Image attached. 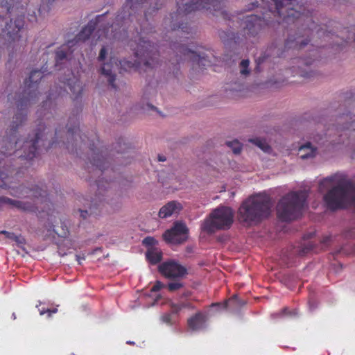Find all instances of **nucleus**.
<instances>
[{
    "instance_id": "f257e3e1",
    "label": "nucleus",
    "mask_w": 355,
    "mask_h": 355,
    "mask_svg": "<svg viewBox=\"0 0 355 355\" xmlns=\"http://www.w3.org/2000/svg\"><path fill=\"white\" fill-rule=\"evenodd\" d=\"M275 7L262 12V16L250 15L243 19V36L245 39L256 37L266 26L272 25L274 22L282 24L288 33V37L285 42L286 49L300 50L304 48L310 42V37L317 35L322 38L324 42H329V46L334 48L339 46L343 43H349L354 40L355 43V29L350 31L345 28L342 31L348 33L346 39H340L327 30V24H318L315 21L318 19L316 13L310 8L314 0H270ZM259 2L265 8L268 6L269 0H254L251 2L252 6L248 10H252L258 6ZM178 10L174 15L182 14L187 15L196 10L220 11L222 8V0H178L177 1Z\"/></svg>"
},
{
    "instance_id": "f03ea898",
    "label": "nucleus",
    "mask_w": 355,
    "mask_h": 355,
    "mask_svg": "<svg viewBox=\"0 0 355 355\" xmlns=\"http://www.w3.org/2000/svg\"><path fill=\"white\" fill-rule=\"evenodd\" d=\"M41 70H33L28 79L25 80V89L21 97L17 100V106L19 112L15 115L11 128L6 131L3 137L0 150V187L10 190V194L17 198H35L40 203L47 202V193L46 190L36 186L34 188H27L23 185L16 187L13 185L16 177L21 172V168L17 169L11 166L17 164H30L36 157L41 146H46L45 142L51 138L46 149L53 147L55 144L59 143L60 130L55 128L54 137L49 135V128L41 122L38 124L36 132L33 137L23 140L17 136L19 126L26 119L24 109L30 105L37 97L36 89L37 83L43 78Z\"/></svg>"
},
{
    "instance_id": "7ed1b4c3",
    "label": "nucleus",
    "mask_w": 355,
    "mask_h": 355,
    "mask_svg": "<svg viewBox=\"0 0 355 355\" xmlns=\"http://www.w3.org/2000/svg\"><path fill=\"white\" fill-rule=\"evenodd\" d=\"M334 182L337 185L329 189L323 197L327 209L335 211L345 208L351 202L355 205V196H352L355 186L352 181L345 179L344 175L335 174L327 177L320 182V191H322L323 187H329Z\"/></svg>"
},
{
    "instance_id": "20e7f679",
    "label": "nucleus",
    "mask_w": 355,
    "mask_h": 355,
    "mask_svg": "<svg viewBox=\"0 0 355 355\" xmlns=\"http://www.w3.org/2000/svg\"><path fill=\"white\" fill-rule=\"evenodd\" d=\"M67 141L65 144L67 148L71 152L75 150L77 153V147L81 148L86 146L92 153V159H89L92 166L96 167L100 171L103 172L109 167L107 159L103 155V150L96 151L97 147L94 139H90L85 135L80 134L79 123L77 115L69 118L67 124Z\"/></svg>"
},
{
    "instance_id": "39448f33",
    "label": "nucleus",
    "mask_w": 355,
    "mask_h": 355,
    "mask_svg": "<svg viewBox=\"0 0 355 355\" xmlns=\"http://www.w3.org/2000/svg\"><path fill=\"white\" fill-rule=\"evenodd\" d=\"M145 31L141 28L138 42L135 44L130 42V46L135 51L136 60L132 62L125 59L119 62L121 68L124 71H130L131 69L138 70L141 68L153 69L159 64V52L157 46L152 44L148 40H146L145 37L141 36Z\"/></svg>"
},
{
    "instance_id": "423d86ee",
    "label": "nucleus",
    "mask_w": 355,
    "mask_h": 355,
    "mask_svg": "<svg viewBox=\"0 0 355 355\" xmlns=\"http://www.w3.org/2000/svg\"><path fill=\"white\" fill-rule=\"evenodd\" d=\"M270 207L271 200L269 196L258 194L250 196L243 202L239 209V220L248 225L259 223L269 216Z\"/></svg>"
},
{
    "instance_id": "0eeeda50",
    "label": "nucleus",
    "mask_w": 355,
    "mask_h": 355,
    "mask_svg": "<svg viewBox=\"0 0 355 355\" xmlns=\"http://www.w3.org/2000/svg\"><path fill=\"white\" fill-rule=\"evenodd\" d=\"M307 194L303 191L290 192L284 196L277 206V215L282 221L297 219L304 207Z\"/></svg>"
},
{
    "instance_id": "6e6552de",
    "label": "nucleus",
    "mask_w": 355,
    "mask_h": 355,
    "mask_svg": "<svg viewBox=\"0 0 355 355\" xmlns=\"http://www.w3.org/2000/svg\"><path fill=\"white\" fill-rule=\"evenodd\" d=\"M234 213L227 207L215 209L202 224V230L207 234H213L217 230H228L233 223Z\"/></svg>"
},
{
    "instance_id": "1a4fd4ad",
    "label": "nucleus",
    "mask_w": 355,
    "mask_h": 355,
    "mask_svg": "<svg viewBox=\"0 0 355 355\" xmlns=\"http://www.w3.org/2000/svg\"><path fill=\"white\" fill-rule=\"evenodd\" d=\"M184 40H180V42ZM170 48L175 53V61L180 63L181 61H191L193 64H197L199 68L203 69L211 66V62L208 56L202 55L196 51L188 48L185 44L174 42L170 44Z\"/></svg>"
},
{
    "instance_id": "9d476101",
    "label": "nucleus",
    "mask_w": 355,
    "mask_h": 355,
    "mask_svg": "<svg viewBox=\"0 0 355 355\" xmlns=\"http://www.w3.org/2000/svg\"><path fill=\"white\" fill-rule=\"evenodd\" d=\"M334 130L338 135L340 139L336 141L338 144L344 143L345 141L341 137H351L352 132L355 131V115L347 112L337 116L332 127L328 128V130Z\"/></svg>"
},
{
    "instance_id": "9b49d317",
    "label": "nucleus",
    "mask_w": 355,
    "mask_h": 355,
    "mask_svg": "<svg viewBox=\"0 0 355 355\" xmlns=\"http://www.w3.org/2000/svg\"><path fill=\"white\" fill-rule=\"evenodd\" d=\"M158 269L159 272L168 279L182 278L187 274V269L174 260L162 263Z\"/></svg>"
},
{
    "instance_id": "f8f14e48",
    "label": "nucleus",
    "mask_w": 355,
    "mask_h": 355,
    "mask_svg": "<svg viewBox=\"0 0 355 355\" xmlns=\"http://www.w3.org/2000/svg\"><path fill=\"white\" fill-rule=\"evenodd\" d=\"M187 226L182 223L176 222L171 229L163 234V238L167 243L180 244L187 240Z\"/></svg>"
},
{
    "instance_id": "ddd939ff",
    "label": "nucleus",
    "mask_w": 355,
    "mask_h": 355,
    "mask_svg": "<svg viewBox=\"0 0 355 355\" xmlns=\"http://www.w3.org/2000/svg\"><path fill=\"white\" fill-rule=\"evenodd\" d=\"M207 313L198 311L187 320V326L193 331L203 330L207 327Z\"/></svg>"
},
{
    "instance_id": "4468645a",
    "label": "nucleus",
    "mask_w": 355,
    "mask_h": 355,
    "mask_svg": "<svg viewBox=\"0 0 355 355\" xmlns=\"http://www.w3.org/2000/svg\"><path fill=\"white\" fill-rule=\"evenodd\" d=\"M24 16H21L17 17L14 21L10 19V23H6L5 28L3 29V32L15 40L17 37L18 33L24 27Z\"/></svg>"
},
{
    "instance_id": "2eb2a0df",
    "label": "nucleus",
    "mask_w": 355,
    "mask_h": 355,
    "mask_svg": "<svg viewBox=\"0 0 355 355\" xmlns=\"http://www.w3.org/2000/svg\"><path fill=\"white\" fill-rule=\"evenodd\" d=\"M103 18V15L98 16L96 18V21H90L84 28H83L81 31L76 36V42H85V40L89 39L90 35L92 34V33L98 26V24L102 21Z\"/></svg>"
},
{
    "instance_id": "dca6fc26",
    "label": "nucleus",
    "mask_w": 355,
    "mask_h": 355,
    "mask_svg": "<svg viewBox=\"0 0 355 355\" xmlns=\"http://www.w3.org/2000/svg\"><path fill=\"white\" fill-rule=\"evenodd\" d=\"M68 76L70 77L68 78H64L62 79V82L69 87L71 92L75 95V98H78L81 96L83 92L81 82L71 72H69Z\"/></svg>"
},
{
    "instance_id": "f3484780",
    "label": "nucleus",
    "mask_w": 355,
    "mask_h": 355,
    "mask_svg": "<svg viewBox=\"0 0 355 355\" xmlns=\"http://www.w3.org/2000/svg\"><path fill=\"white\" fill-rule=\"evenodd\" d=\"M182 209L181 204L173 200L164 205L159 211V216L161 218H166L174 214H178Z\"/></svg>"
},
{
    "instance_id": "a211bd4d",
    "label": "nucleus",
    "mask_w": 355,
    "mask_h": 355,
    "mask_svg": "<svg viewBox=\"0 0 355 355\" xmlns=\"http://www.w3.org/2000/svg\"><path fill=\"white\" fill-rule=\"evenodd\" d=\"M192 300L191 299L180 300L178 303H171V313L178 314L182 309L195 310L196 307L193 304ZM194 300L197 301V300Z\"/></svg>"
},
{
    "instance_id": "6ab92c4d",
    "label": "nucleus",
    "mask_w": 355,
    "mask_h": 355,
    "mask_svg": "<svg viewBox=\"0 0 355 355\" xmlns=\"http://www.w3.org/2000/svg\"><path fill=\"white\" fill-rule=\"evenodd\" d=\"M219 37L223 42L225 44H230L232 42L239 44L242 40L238 33H235L231 31H220L219 33Z\"/></svg>"
},
{
    "instance_id": "aec40b11",
    "label": "nucleus",
    "mask_w": 355,
    "mask_h": 355,
    "mask_svg": "<svg viewBox=\"0 0 355 355\" xmlns=\"http://www.w3.org/2000/svg\"><path fill=\"white\" fill-rule=\"evenodd\" d=\"M316 148L313 147L310 142L299 148L298 155L302 159L314 157L316 155Z\"/></svg>"
},
{
    "instance_id": "412c9836",
    "label": "nucleus",
    "mask_w": 355,
    "mask_h": 355,
    "mask_svg": "<svg viewBox=\"0 0 355 355\" xmlns=\"http://www.w3.org/2000/svg\"><path fill=\"white\" fill-rule=\"evenodd\" d=\"M112 64L111 63H105L103 64V66L101 68V73L103 76H105L107 78V81L109 83V85L113 88L116 89V87L115 85V80H116V75L112 73Z\"/></svg>"
},
{
    "instance_id": "4be33fe9",
    "label": "nucleus",
    "mask_w": 355,
    "mask_h": 355,
    "mask_svg": "<svg viewBox=\"0 0 355 355\" xmlns=\"http://www.w3.org/2000/svg\"><path fill=\"white\" fill-rule=\"evenodd\" d=\"M146 257L150 264L155 265L162 259V252L158 248H151L146 251Z\"/></svg>"
},
{
    "instance_id": "5701e85b",
    "label": "nucleus",
    "mask_w": 355,
    "mask_h": 355,
    "mask_svg": "<svg viewBox=\"0 0 355 355\" xmlns=\"http://www.w3.org/2000/svg\"><path fill=\"white\" fill-rule=\"evenodd\" d=\"M38 203L39 202L31 203L15 200L10 208H16L21 211H35L37 209V205Z\"/></svg>"
},
{
    "instance_id": "b1692460",
    "label": "nucleus",
    "mask_w": 355,
    "mask_h": 355,
    "mask_svg": "<svg viewBox=\"0 0 355 355\" xmlns=\"http://www.w3.org/2000/svg\"><path fill=\"white\" fill-rule=\"evenodd\" d=\"M314 249V245L311 241H306L304 243L294 248V253L298 256L302 257Z\"/></svg>"
},
{
    "instance_id": "393cba45",
    "label": "nucleus",
    "mask_w": 355,
    "mask_h": 355,
    "mask_svg": "<svg viewBox=\"0 0 355 355\" xmlns=\"http://www.w3.org/2000/svg\"><path fill=\"white\" fill-rule=\"evenodd\" d=\"M104 206V202H103L101 200H100L99 203H97L96 202H92V204L89 207V210H80V216L85 219L87 218V216L97 215L98 213L96 210L98 209V207L102 209V207Z\"/></svg>"
},
{
    "instance_id": "a878e982",
    "label": "nucleus",
    "mask_w": 355,
    "mask_h": 355,
    "mask_svg": "<svg viewBox=\"0 0 355 355\" xmlns=\"http://www.w3.org/2000/svg\"><path fill=\"white\" fill-rule=\"evenodd\" d=\"M171 33L175 31L178 32V35L187 34L189 35L192 33V28L188 25L187 23H181L179 24H171Z\"/></svg>"
},
{
    "instance_id": "bb28decb",
    "label": "nucleus",
    "mask_w": 355,
    "mask_h": 355,
    "mask_svg": "<svg viewBox=\"0 0 355 355\" xmlns=\"http://www.w3.org/2000/svg\"><path fill=\"white\" fill-rule=\"evenodd\" d=\"M66 46H61L55 51V67H58L64 60L68 58Z\"/></svg>"
},
{
    "instance_id": "cd10ccee",
    "label": "nucleus",
    "mask_w": 355,
    "mask_h": 355,
    "mask_svg": "<svg viewBox=\"0 0 355 355\" xmlns=\"http://www.w3.org/2000/svg\"><path fill=\"white\" fill-rule=\"evenodd\" d=\"M226 145L232 150L234 154H239L241 151L242 145L236 139L230 141H227Z\"/></svg>"
},
{
    "instance_id": "c85d7f7f",
    "label": "nucleus",
    "mask_w": 355,
    "mask_h": 355,
    "mask_svg": "<svg viewBox=\"0 0 355 355\" xmlns=\"http://www.w3.org/2000/svg\"><path fill=\"white\" fill-rule=\"evenodd\" d=\"M42 305V302H40V304L39 305H37V307H38V311L40 312V314L41 315H43L44 314H47V317L48 318H51L52 316V315L53 313H55L58 312V309L57 308H53V309H49V308H45V307H41L40 308V306Z\"/></svg>"
},
{
    "instance_id": "c756f323",
    "label": "nucleus",
    "mask_w": 355,
    "mask_h": 355,
    "mask_svg": "<svg viewBox=\"0 0 355 355\" xmlns=\"http://www.w3.org/2000/svg\"><path fill=\"white\" fill-rule=\"evenodd\" d=\"M250 141L254 144L256 146L259 147L261 150H263L264 152H268L270 149V146L266 144L264 141H262L260 139L256 138L250 139Z\"/></svg>"
},
{
    "instance_id": "7c9ffc66",
    "label": "nucleus",
    "mask_w": 355,
    "mask_h": 355,
    "mask_svg": "<svg viewBox=\"0 0 355 355\" xmlns=\"http://www.w3.org/2000/svg\"><path fill=\"white\" fill-rule=\"evenodd\" d=\"M18 1L19 0H0V4L6 9L8 13H11L15 2Z\"/></svg>"
},
{
    "instance_id": "2f4dec72",
    "label": "nucleus",
    "mask_w": 355,
    "mask_h": 355,
    "mask_svg": "<svg viewBox=\"0 0 355 355\" xmlns=\"http://www.w3.org/2000/svg\"><path fill=\"white\" fill-rule=\"evenodd\" d=\"M250 61L248 60H243L240 63V73L242 75L247 76L250 73L249 70Z\"/></svg>"
},
{
    "instance_id": "473e14b6",
    "label": "nucleus",
    "mask_w": 355,
    "mask_h": 355,
    "mask_svg": "<svg viewBox=\"0 0 355 355\" xmlns=\"http://www.w3.org/2000/svg\"><path fill=\"white\" fill-rule=\"evenodd\" d=\"M183 286H184V284L182 282H180L179 281H176L174 282L169 283L167 286V288L169 291L173 292V291H178V290L182 288Z\"/></svg>"
},
{
    "instance_id": "72a5a7b5",
    "label": "nucleus",
    "mask_w": 355,
    "mask_h": 355,
    "mask_svg": "<svg viewBox=\"0 0 355 355\" xmlns=\"http://www.w3.org/2000/svg\"><path fill=\"white\" fill-rule=\"evenodd\" d=\"M142 243L146 247L154 248L153 246L157 243V241L153 236H146L144 239Z\"/></svg>"
},
{
    "instance_id": "f704fd0d",
    "label": "nucleus",
    "mask_w": 355,
    "mask_h": 355,
    "mask_svg": "<svg viewBox=\"0 0 355 355\" xmlns=\"http://www.w3.org/2000/svg\"><path fill=\"white\" fill-rule=\"evenodd\" d=\"M13 199H11L5 196H0V205H7L9 207H11L12 203H14Z\"/></svg>"
},
{
    "instance_id": "c9c22d12",
    "label": "nucleus",
    "mask_w": 355,
    "mask_h": 355,
    "mask_svg": "<svg viewBox=\"0 0 355 355\" xmlns=\"http://www.w3.org/2000/svg\"><path fill=\"white\" fill-rule=\"evenodd\" d=\"M13 241L17 244L18 246H21L26 243V240L21 235H16Z\"/></svg>"
},
{
    "instance_id": "e433bc0d",
    "label": "nucleus",
    "mask_w": 355,
    "mask_h": 355,
    "mask_svg": "<svg viewBox=\"0 0 355 355\" xmlns=\"http://www.w3.org/2000/svg\"><path fill=\"white\" fill-rule=\"evenodd\" d=\"M162 320L164 323L171 324H172V316L171 313H164L162 316Z\"/></svg>"
},
{
    "instance_id": "4c0bfd02",
    "label": "nucleus",
    "mask_w": 355,
    "mask_h": 355,
    "mask_svg": "<svg viewBox=\"0 0 355 355\" xmlns=\"http://www.w3.org/2000/svg\"><path fill=\"white\" fill-rule=\"evenodd\" d=\"M163 287H164V284L161 282L157 281L155 282V284L151 288L150 291L152 292H157V291H159Z\"/></svg>"
},
{
    "instance_id": "58836bf2",
    "label": "nucleus",
    "mask_w": 355,
    "mask_h": 355,
    "mask_svg": "<svg viewBox=\"0 0 355 355\" xmlns=\"http://www.w3.org/2000/svg\"><path fill=\"white\" fill-rule=\"evenodd\" d=\"M106 54H107L106 48L105 46H103L99 52V55H98V60L101 62L103 61L105 58Z\"/></svg>"
},
{
    "instance_id": "ea45409f",
    "label": "nucleus",
    "mask_w": 355,
    "mask_h": 355,
    "mask_svg": "<svg viewBox=\"0 0 355 355\" xmlns=\"http://www.w3.org/2000/svg\"><path fill=\"white\" fill-rule=\"evenodd\" d=\"M0 234H4L7 239L12 240V241H13V239H15V237L16 236V234H14L13 232H9L6 230L0 231Z\"/></svg>"
},
{
    "instance_id": "a19ab883",
    "label": "nucleus",
    "mask_w": 355,
    "mask_h": 355,
    "mask_svg": "<svg viewBox=\"0 0 355 355\" xmlns=\"http://www.w3.org/2000/svg\"><path fill=\"white\" fill-rule=\"evenodd\" d=\"M315 75V72L313 71H302L301 73V76L305 78H311L313 77Z\"/></svg>"
},
{
    "instance_id": "79ce46f5",
    "label": "nucleus",
    "mask_w": 355,
    "mask_h": 355,
    "mask_svg": "<svg viewBox=\"0 0 355 355\" xmlns=\"http://www.w3.org/2000/svg\"><path fill=\"white\" fill-rule=\"evenodd\" d=\"M97 187H98V191L99 193H101V191L103 190L104 186L103 184V182L100 180H98V182H97Z\"/></svg>"
},
{
    "instance_id": "37998d69",
    "label": "nucleus",
    "mask_w": 355,
    "mask_h": 355,
    "mask_svg": "<svg viewBox=\"0 0 355 355\" xmlns=\"http://www.w3.org/2000/svg\"><path fill=\"white\" fill-rule=\"evenodd\" d=\"M302 62L304 64V65L309 66V65L312 64V63L313 62V60H311L310 58H309V59H302Z\"/></svg>"
},
{
    "instance_id": "c03bdc74",
    "label": "nucleus",
    "mask_w": 355,
    "mask_h": 355,
    "mask_svg": "<svg viewBox=\"0 0 355 355\" xmlns=\"http://www.w3.org/2000/svg\"><path fill=\"white\" fill-rule=\"evenodd\" d=\"M265 60V58L264 57H259L256 61H257V66H259V64H261L262 62H263Z\"/></svg>"
},
{
    "instance_id": "a18cd8bd",
    "label": "nucleus",
    "mask_w": 355,
    "mask_h": 355,
    "mask_svg": "<svg viewBox=\"0 0 355 355\" xmlns=\"http://www.w3.org/2000/svg\"><path fill=\"white\" fill-rule=\"evenodd\" d=\"M282 313L283 315H288L290 314V312L288 311V309L287 307H285L282 310Z\"/></svg>"
},
{
    "instance_id": "49530a36",
    "label": "nucleus",
    "mask_w": 355,
    "mask_h": 355,
    "mask_svg": "<svg viewBox=\"0 0 355 355\" xmlns=\"http://www.w3.org/2000/svg\"><path fill=\"white\" fill-rule=\"evenodd\" d=\"M109 28H110V27H107V28H104V29L103 30V33L105 34V37H108V35H107V33H108V30H109Z\"/></svg>"
},
{
    "instance_id": "de8ad7c7",
    "label": "nucleus",
    "mask_w": 355,
    "mask_h": 355,
    "mask_svg": "<svg viewBox=\"0 0 355 355\" xmlns=\"http://www.w3.org/2000/svg\"><path fill=\"white\" fill-rule=\"evenodd\" d=\"M158 160L159 162H164V161H166V157L164 156L159 155Z\"/></svg>"
},
{
    "instance_id": "09e8293b",
    "label": "nucleus",
    "mask_w": 355,
    "mask_h": 355,
    "mask_svg": "<svg viewBox=\"0 0 355 355\" xmlns=\"http://www.w3.org/2000/svg\"><path fill=\"white\" fill-rule=\"evenodd\" d=\"M113 38H114V39L120 40V36H119V35H118V33H114V35H113Z\"/></svg>"
},
{
    "instance_id": "8fccbe9b",
    "label": "nucleus",
    "mask_w": 355,
    "mask_h": 355,
    "mask_svg": "<svg viewBox=\"0 0 355 355\" xmlns=\"http://www.w3.org/2000/svg\"><path fill=\"white\" fill-rule=\"evenodd\" d=\"M329 240V237H326L325 239H324V240L322 241L323 243H327Z\"/></svg>"
},
{
    "instance_id": "3c124183",
    "label": "nucleus",
    "mask_w": 355,
    "mask_h": 355,
    "mask_svg": "<svg viewBox=\"0 0 355 355\" xmlns=\"http://www.w3.org/2000/svg\"><path fill=\"white\" fill-rule=\"evenodd\" d=\"M150 14L151 12L148 10L147 12L145 13V17H146V19L148 20V14Z\"/></svg>"
},
{
    "instance_id": "603ef678",
    "label": "nucleus",
    "mask_w": 355,
    "mask_h": 355,
    "mask_svg": "<svg viewBox=\"0 0 355 355\" xmlns=\"http://www.w3.org/2000/svg\"><path fill=\"white\" fill-rule=\"evenodd\" d=\"M219 305H220V304H218V303H213V304L211 305V306H219Z\"/></svg>"
},
{
    "instance_id": "864d4df0",
    "label": "nucleus",
    "mask_w": 355,
    "mask_h": 355,
    "mask_svg": "<svg viewBox=\"0 0 355 355\" xmlns=\"http://www.w3.org/2000/svg\"><path fill=\"white\" fill-rule=\"evenodd\" d=\"M148 106L152 109V110H156V107H154L153 105H149Z\"/></svg>"
},
{
    "instance_id": "5fc2aeb1",
    "label": "nucleus",
    "mask_w": 355,
    "mask_h": 355,
    "mask_svg": "<svg viewBox=\"0 0 355 355\" xmlns=\"http://www.w3.org/2000/svg\"><path fill=\"white\" fill-rule=\"evenodd\" d=\"M329 23L330 24L329 26H332V24H335L334 21H329Z\"/></svg>"
},
{
    "instance_id": "6e6d98bb",
    "label": "nucleus",
    "mask_w": 355,
    "mask_h": 355,
    "mask_svg": "<svg viewBox=\"0 0 355 355\" xmlns=\"http://www.w3.org/2000/svg\"><path fill=\"white\" fill-rule=\"evenodd\" d=\"M67 234V232H63V234L62 235V236H66Z\"/></svg>"
},
{
    "instance_id": "4d7b16f0",
    "label": "nucleus",
    "mask_w": 355,
    "mask_h": 355,
    "mask_svg": "<svg viewBox=\"0 0 355 355\" xmlns=\"http://www.w3.org/2000/svg\"><path fill=\"white\" fill-rule=\"evenodd\" d=\"M189 295V293L183 294V296L188 297Z\"/></svg>"
},
{
    "instance_id": "13d9d810",
    "label": "nucleus",
    "mask_w": 355,
    "mask_h": 355,
    "mask_svg": "<svg viewBox=\"0 0 355 355\" xmlns=\"http://www.w3.org/2000/svg\"><path fill=\"white\" fill-rule=\"evenodd\" d=\"M128 344H130V345H133L134 344V342H131V341H128L127 342Z\"/></svg>"
},
{
    "instance_id": "bf43d9fd",
    "label": "nucleus",
    "mask_w": 355,
    "mask_h": 355,
    "mask_svg": "<svg viewBox=\"0 0 355 355\" xmlns=\"http://www.w3.org/2000/svg\"><path fill=\"white\" fill-rule=\"evenodd\" d=\"M71 43H72V42H69V43H68V46H69V47L72 46V45H70V44H71Z\"/></svg>"
},
{
    "instance_id": "052dcab7",
    "label": "nucleus",
    "mask_w": 355,
    "mask_h": 355,
    "mask_svg": "<svg viewBox=\"0 0 355 355\" xmlns=\"http://www.w3.org/2000/svg\"><path fill=\"white\" fill-rule=\"evenodd\" d=\"M320 46L324 47V46H326L327 44H320Z\"/></svg>"
},
{
    "instance_id": "680f3d73",
    "label": "nucleus",
    "mask_w": 355,
    "mask_h": 355,
    "mask_svg": "<svg viewBox=\"0 0 355 355\" xmlns=\"http://www.w3.org/2000/svg\"><path fill=\"white\" fill-rule=\"evenodd\" d=\"M12 316H13V318L15 319V318H16V317H15V313H13V314H12Z\"/></svg>"
},
{
    "instance_id": "e2e57ef3",
    "label": "nucleus",
    "mask_w": 355,
    "mask_h": 355,
    "mask_svg": "<svg viewBox=\"0 0 355 355\" xmlns=\"http://www.w3.org/2000/svg\"><path fill=\"white\" fill-rule=\"evenodd\" d=\"M55 232H56L57 234H58V231L56 230H53Z\"/></svg>"
}]
</instances>
